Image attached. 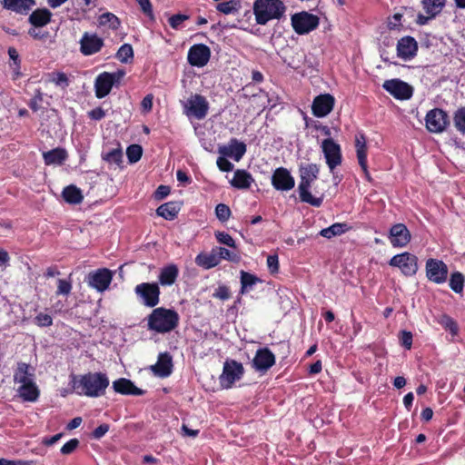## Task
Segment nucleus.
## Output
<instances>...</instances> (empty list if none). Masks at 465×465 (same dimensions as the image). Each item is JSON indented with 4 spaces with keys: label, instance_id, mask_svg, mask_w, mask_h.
I'll return each instance as SVG.
<instances>
[{
    "label": "nucleus",
    "instance_id": "59",
    "mask_svg": "<svg viewBox=\"0 0 465 465\" xmlns=\"http://www.w3.org/2000/svg\"><path fill=\"white\" fill-rule=\"evenodd\" d=\"M412 333L408 331H401L400 334V342L407 350H411L412 346Z\"/></svg>",
    "mask_w": 465,
    "mask_h": 465
},
{
    "label": "nucleus",
    "instance_id": "54",
    "mask_svg": "<svg viewBox=\"0 0 465 465\" xmlns=\"http://www.w3.org/2000/svg\"><path fill=\"white\" fill-rule=\"evenodd\" d=\"M79 444L80 441L78 439H71L62 446L60 451L63 455L72 454L78 448Z\"/></svg>",
    "mask_w": 465,
    "mask_h": 465
},
{
    "label": "nucleus",
    "instance_id": "61",
    "mask_svg": "<svg viewBox=\"0 0 465 465\" xmlns=\"http://www.w3.org/2000/svg\"><path fill=\"white\" fill-rule=\"evenodd\" d=\"M109 429H110L109 424L103 423L92 431L91 436L93 439L100 440L102 437H104L109 431Z\"/></svg>",
    "mask_w": 465,
    "mask_h": 465
},
{
    "label": "nucleus",
    "instance_id": "52",
    "mask_svg": "<svg viewBox=\"0 0 465 465\" xmlns=\"http://www.w3.org/2000/svg\"><path fill=\"white\" fill-rule=\"evenodd\" d=\"M43 100H44V94H43L41 89H36L34 96L28 103V106L30 107V109L32 111L37 112L40 109V104L43 102Z\"/></svg>",
    "mask_w": 465,
    "mask_h": 465
},
{
    "label": "nucleus",
    "instance_id": "63",
    "mask_svg": "<svg viewBox=\"0 0 465 465\" xmlns=\"http://www.w3.org/2000/svg\"><path fill=\"white\" fill-rule=\"evenodd\" d=\"M171 189L168 185H159L153 193V197L157 201L164 199L170 194Z\"/></svg>",
    "mask_w": 465,
    "mask_h": 465
},
{
    "label": "nucleus",
    "instance_id": "21",
    "mask_svg": "<svg viewBox=\"0 0 465 465\" xmlns=\"http://www.w3.org/2000/svg\"><path fill=\"white\" fill-rule=\"evenodd\" d=\"M334 97L330 94H320L313 99L312 111L316 117L322 118L328 115L333 109Z\"/></svg>",
    "mask_w": 465,
    "mask_h": 465
},
{
    "label": "nucleus",
    "instance_id": "57",
    "mask_svg": "<svg viewBox=\"0 0 465 465\" xmlns=\"http://www.w3.org/2000/svg\"><path fill=\"white\" fill-rule=\"evenodd\" d=\"M189 19V15H183V14H176V15H172L168 22H169V25L170 26L173 28V29H179V27L181 26V25Z\"/></svg>",
    "mask_w": 465,
    "mask_h": 465
},
{
    "label": "nucleus",
    "instance_id": "36",
    "mask_svg": "<svg viewBox=\"0 0 465 465\" xmlns=\"http://www.w3.org/2000/svg\"><path fill=\"white\" fill-rule=\"evenodd\" d=\"M179 270L175 264H169L163 267L159 274V282L163 286L173 284L178 277Z\"/></svg>",
    "mask_w": 465,
    "mask_h": 465
},
{
    "label": "nucleus",
    "instance_id": "8",
    "mask_svg": "<svg viewBox=\"0 0 465 465\" xmlns=\"http://www.w3.org/2000/svg\"><path fill=\"white\" fill-rule=\"evenodd\" d=\"M389 265L399 268L406 276H412L418 271V258L411 252H404L394 255L389 261Z\"/></svg>",
    "mask_w": 465,
    "mask_h": 465
},
{
    "label": "nucleus",
    "instance_id": "14",
    "mask_svg": "<svg viewBox=\"0 0 465 465\" xmlns=\"http://www.w3.org/2000/svg\"><path fill=\"white\" fill-rule=\"evenodd\" d=\"M113 280V272L107 268L97 269L89 272L87 283L99 292L106 291Z\"/></svg>",
    "mask_w": 465,
    "mask_h": 465
},
{
    "label": "nucleus",
    "instance_id": "1",
    "mask_svg": "<svg viewBox=\"0 0 465 465\" xmlns=\"http://www.w3.org/2000/svg\"><path fill=\"white\" fill-rule=\"evenodd\" d=\"M69 384L79 396L99 398L105 394L110 381L104 372L89 371L84 374H70Z\"/></svg>",
    "mask_w": 465,
    "mask_h": 465
},
{
    "label": "nucleus",
    "instance_id": "2",
    "mask_svg": "<svg viewBox=\"0 0 465 465\" xmlns=\"http://www.w3.org/2000/svg\"><path fill=\"white\" fill-rule=\"evenodd\" d=\"M300 183L298 186L300 199L314 207H320L322 203V198L312 195L310 189L312 183L318 179L320 168L316 163L302 164L299 168Z\"/></svg>",
    "mask_w": 465,
    "mask_h": 465
},
{
    "label": "nucleus",
    "instance_id": "55",
    "mask_svg": "<svg viewBox=\"0 0 465 465\" xmlns=\"http://www.w3.org/2000/svg\"><path fill=\"white\" fill-rule=\"evenodd\" d=\"M50 81L55 84L58 86H62L63 88L68 86V78L64 73H52L50 74Z\"/></svg>",
    "mask_w": 465,
    "mask_h": 465
},
{
    "label": "nucleus",
    "instance_id": "22",
    "mask_svg": "<svg viewBox=\"0 0 465 465\" xmlns=\"http://www.w3.org/2000/svg\"><path fill=\"white\" fill-rule=\"evenodd\" d=\"M421 4L426 15L418 14L416 22L420 25H424L441 12L445 0H422Z\"/></svg>",
    "mask_w": 465,
    "mask_h": 465
},
{
    "label": "nucleus",
    "instance_id": "24",
    "mask_svg": "<svg viewBox=\"0 0 465 465\" xmlns=\"http://www.w3.org/2000/svg\"><path fill=\"white\" fill-rule=\"evenodd\" d=\"M173 369L172 356L168 352L160 353L155 364L150 366L154 376L159 378L169 377Z\"/></svg>",
    "mask_w": 465,
    "mask_h": 465
},
{
    "label": "nucleus",
    "instance_id": "60",
    "mask_svg": "<svg viewBox=\"0 0 465 465\" xmlns=\"http://www.w3.org/2000/svg\"><path fill=\"white\" fill-rule=\"evenodd\" d=\"M267 266L269 269V272L272 274H275L279 272V258L277 254L269 255L267 257Z\"/></svg>",
    "mask_w": 465,
    "mask_h": 465
},
{
    "label": "nucleus",
    "instance_id": "33",
    "mask_svg": "<svg viewBox=\"0 0 465 465\" xmlns=\"http://www.w3.org/2000/svg\"><path fill=\"white\" fill-rule=\"evenodd\" d=\"M181 210V204L178 202H168L161 204L156 209V214L165 220H174Z\"/></svg>",
    "mask_w": 465,
    "mask_h": 465
},
{
    "label": "nucleus",
    "instance_id": "44",
    "mask_svg": "<svg viewBox=\"0 0 465 465\" xmlns=\"http://www.w3.org/2000/svg\"><path fill=\"white\" fill-rule=\"evenodd\" d=\"M103 160L109 163H114L116 165H120L123 162V151L122 148L119 146L117 148H114L110 150L107 153H104Z\"/></svg>",
    "mask_w": 465,
    "mask_h": 465
},
{
    "label": "nucleus",
    "instance_id": "25",
    "mask_svg": "<svg viewBox=\"0 0 465 465\" xmlns=\"http://www.w3.org/2000/svg\"><path fill=\"white\" fill-rule=\"evenodd\" d=\"M245 153L246 144L243 142L238 141L236 138H232L227 146L223 145L219 148V153L232 158L236 162H239Z\"/></svg>",
    "mask_w": 465,
    "mask_h": 465
},
{
    "label": "nucleus",
    "instance_id": "43",
    "mask_svg": "<svg viewBox=\"0 0 465 465\" xmlns=\"http://www.w3.org/2000/svg\"><path fill=\"white\" fill-rule=\"evenodd\" d=\"M465 282V276L460 272H454L450 274L449 285L450 288L456 293L463 292Z\"/></svg>",
    "mask_w": 465,
    "mask_h": 465
},
{
    "label": "nucleus",
    "instance_id": "9",
    "mask_svg": "<svg viewBox=\"0 0 465 465\" xmlns=\"http://www.w3.org/2000/svg\"><path fill=\"white\" fill-rule=\"evenodd\" d=\"M426 128L429 132L440 134L446 130L450 124L448 114L440 109L434 108L430 110L425 116Z\"/></svg>",
    "mask_w": 465,
    "mask_h": 465
},
{
    "label": "nucleus",
    "instance_id": "39",
    "mask_svg": "<svg viewBox=\"0 0 465 465\" xmlns=\"http://www.w3.org/2000/svg\"><path fill=\"white\" fill-rule=\"evenodd\" d=\"M215 8L223 15H234L240 11L242 5L240 0H229L218 3Z\"/></svg>",
    "mask_w": 465,
    "mask_h": 465
},
{
    "label": "nucleus",
    "instance_id": "11",
    "mask_svg": "<svg viewBox=\"0 0 465 465\" xmlns=\"http://www.w3.org/2000/svg\"><path fill=\"white\" fill-rule=\"evenodd\" d=\"M322 149L326 159V163L331 172L341 165L342 161L341 149L339 143L333 139L327 138L322 143Z\"/></svg>",
    "mask_w": 465,
    "mask_h": 465
},
{
    "label": "nucleus",
    "instance_id": "38",
    "mask_svg": "<svg viewBox=\"0 0 465 465\" xmlns=\"http://www.w3.org/2000/svg\"><path fill=\"white\" fill-rule=\"evenodd\" d=\"M240 282H241V293H245L251 291L258 282H261V279L258 278L256 275L245 272L243 270L240 272Z\"/></svg>",
    "mask_w": 465,
    "mask_h": 465
},
{
    "label": "nucleus",
    "instance_id": "29",
    "mask_svg": "<svg viewBox=\"0 0 465 465\" xmlns=\"http://www.w3.org/2000/svg\"><path fill=\"white\" fill-rule=\"evenodd\" d=\"M68 154L65 149L57 147L43 153V159L45 165L63 164L67 159Z\"/></svg>",
    "mask_w": 465,
    "mask_h": 465
},
{
    "label": "nucleus",
    "instance_id": "19",
    "mask_svg": "<svg viewBox=\"0 0 465 465\" xmlns=\"http://www.w3.org/2000/svg\"><path fill=\"white\" fill-rule=\"evenodd\" d=\"M80 52L85 55H93L101 51L104 43V39L96 34H89L85 32L80 39Z\"/></svg>",
    "mask_w": 465,
    "mask_h": 465
},
{
    "label": "nucleus",
    "instance_id": "42",
    "mask_svg": "<svg viewBox=\"0 0 465 465\" xmlns=\"http://www.w3.org/2000/svg\"><path fill=\"white\" fill-rule=\"evenodd\" d=\"M438 322L446 330L449 331L452 336H456L459 333V325L457 322L450 315L444 313L441 314L438 320Z\"/></svg>",
    "mask_w": 465,
    "mask_h": 465
},
{
    "label": "nucleus",
    "instance_id": "30",
    "mask_svg": "<svg viewBox=\"0 0 465 465\" xmlns=\"http://www.w3.org/2000/svg\"><path fill=\"white\" fill-rule=\"evenodd\" d=\"M354 146L356 155L360 166L365 167V161H367V138L362 132H358L354 136Z\"/></svg>",
    "mask_w": 465,
    "mask_h": 465
},
{
    "label": "nucleus",
    "instance_id": "12",
    "mask_svg": "<svg viewBox=\"0 0 465 465\" xmlns=\"http://www.w3.org/2000/svg\"><path fill=\"white\" fill-rule=\"evenodd\" d=\"M184 110L188 116H193L198 120H202L208 114L209 103L203 95L196 94L187 100Z\"/></svg>",
    "mask_w": 465,
    "mask_h": 465
},
{
    "label": "nucleus",
    "instance_id": "7",
    "mask_svg": "<svg viewBox=\"0 0 465 465\" xmlns=\"http://www.w3.org/2000/svg\"><path fill=\"white\" fill-rule=\"evenodd\" d=\"M426 277L428 280L436 284L446 282L449 274L447 264L438 259L429 258L425 265Z\"/></svg>",
    "mask_w": 465,
    "mask_h": 465
},
{
    "label": "nucleus",
    "instance_id": "40",
    "mask_svg": "<svg viewBox=\"0 0 465 465\" xmlns=\"http://www.w3.org/2000/svg\"><path fill=\"white\" fill-rule=\"evenodd\" d=\"M349 229L350 226L347 223H336L327 228L322 229L320 232V234L324 238L331 239L334 236L341 235L342 233L349 231Z\"/></svg>",
    "mask_w": 465,
    "mask_h": 465
},
{
    "label": "nucleus",
    "instance_id": "20",
    "mask_svg": "<svg viewBox=\"0 0 465 465\" xmlns=\"http://www.w3.org/2000/svg\"><path fill=\"white\" fill-rule=\"evenodd\" d=\"M389 239L393 247L402 248L411 242V235L407 226L400 223L391 227Z\"/></svg>",
    "mask_w": 465,
    "mask_h": 465
},
{
    "label": "nucleus",
    "instance_id": "58",
    "mask_svg": "<svg viewBox=\"0 0 465 465\" xmlns=\"http://www.w3.org/2000/svg\"><path fill=\"white\" fill-rule=\"evenodd\" d=\"M57 290L56 294L57 295H68L71 292L72 290V283L69 281H66L64 279H59L57 282Z\"/></svg>",
    "mask_w": 465,
    "mask_h": 465
},
{
    "label": "nucleus",
    "instance_id": "18",
    "mask_svg": "<svg viewBox=\"0 0 465 465\" xmlns=\"http://www.w3.org/2000/svg\"><path fill=\"white\" fill-rule=\"evenodd\" d=\"M272 184L275 190L289 191L294 187L295 180L288 169L279 167L272 175Z\"/></svg>",
    "mask_w": 465,
    "mask_h": 465
},
{
    "label": "nucleus",
    "instance_id": "10",
    "mask_svg": "<svg viewBox=\"0 0 465 465\" xmlns=\"http://www.w3.org/2000/svg\"><path fill=\"white\" fill-rule=\"evenodd\" d=\"M135 294L142 299L143 303L150 308L160 302V288L156 282H143L134 288Z\"/></svg>",
    "mask_w": 465,
    "mask_h": 465
},
{
    "label": "nucleus",
    "instance_id": "48",
    "mask_svg": "<svg viewBox=\"0 0 465 465\" xmlns=\"http://www.w3.org/2000/svg\"><path fill=\"white\" fill-rule=\"evenodd\" d=\"M7 53L9 58L13 61V64H11V67L13 71L15 73V74L18 76L20 74L19 70L21 68V59L19 57V54L17 50L13 46L8 48Z\"/></svg>",
    "mask_w": 465,
    "mask_h": 465
},
{
    "label": "nucleus",
    "instance_id": "26",
    "mask_svg": "<svg viewBox=\"0 0 465 465\" xmlns=\"http://www.w3.org/2000/svg\"><path fill=\"white\" fill-rule=\"evenodd\" d=\"M113 389L115 392L122 395L141 396L145 391L136 387L134 383L126 378H119L113 381Z\"/></svg>",
    "mask_w": 465,
    "mask_h": 465
},
{
    "label": "nucleus",
    "instance_id": "31",
    "mask_svg": "<svg viewBox=\"0 0 465 465\" xmlns=\"http://www.w3.org/2000/svg\"><path fill=\"white\" fill-rule=\"evenodd\" d=\"M52 13L47 8H37L28 17L34 27H43L51 22Z\"/></svg>",
    "mask_w": 465,
    "mask_h": 465
},
{
    "label": "nucleus",
    "instance_id": "13",
    "mask_svg": "<svg viewBox=\"0 0 465 465\" xmlns=\"http://www.w3.org/2000/svg\"><path fill=\"white\" fill-rule=\"evenodd\" d=\"M382 88L398 100H408L413 94V87L400 79L386 80Z\"/></svg>",
    "mask_w": 465,
    "mask_h": 465
},
{
    "label": "nucleus",
    "instance_id": "28",
    "mask_svg": "<svg viewBox=\"0 0 465 465\" xmlns=\"http://www.w3.org/2000/svg\"><path fill=\"white\" fill-rule=\"evenodd\" d=\"M1 5L6 10L26 15L35 5V0H2Z\"/></svg>",
    "mask_w": 465,
    "mask_h": 465
},
{
    "label": "nucleus",
    "instance_id": "16",
    "mask_svg": "<svg viewBox=\"0 0 465 465\" xmlns=\"http://www.w3.org/2000/svg\"><path fill=\"white\" fill-rule=\"evenodd\" d=\"M211 57V50L204 44H196L190 47L188 51V63L196 67L206 65Z\"/></svg>",
    "mask_w": 465,
    "mask_h": 465
},
{
    "label": "nucleus",
    "instance_id": "34",
    "mask_svg": "<svg viewBox=\"0 0 465 465\" xmlns=\"http://www.w3.org/2000/svg\"><path fill=\"white\" fill-rule=\"evenodd\" d=\"M195 263L205 270L217 266L219 264V257L216 250L213 249L211 252H200L195 257Z\"/></svg>",
    "mask_w": 465,
    "mask_h": 465
},
{
    "label": "nucleus",
    "instance_id": "32",
    "mask_svg": "<svg viewBox=\"0 0 465 465\" xmlns=\"http://www.w3.org/2000/svg\"><path fill=\"white\" fill-rule=\"evenodd\" d=\"M17 391L19 396L25 401L35 402L40 395V391L35 381L21 384Z\"/></svg>",
    "mask_w": 465,
    "mask_h": 465
},
{
    "label": "nucleus",
    "instance_id": "41",
    "mask_svg": "<svg viewBox=\"0 0 465 465\" xmlns=\"http://www.w3.org/2000/svg\"><path fill=\"white\" fill-rule=\"evenodd\" d=\"M98 23L101 26H107L114 31L117 30L121 25L120 19L111 12H106L99 15Z\"/></svg>",
    "mask_w": 465,
    "mask_h": 465
},
{
    "label": "nucleus",
    "instance_id": "47",
    "mask_svg": "<svg viewBox=\"0 0 465 465\" xmlns=\"http://www.w3.org/2000/svg\"><path fill=\"white\" fill-rule=\"evenodd\" d=\"M456 129L461 134H465V107L458 109L453 117Z\"/></svg>",
    "mask_w": 465,
    "mask_h": 465
},
{
    "label": "nucleus",
    "instance_id": "62",
    "mask_svg": "<svg viewBox=\"0 0 465 465\" xmlns=\"http://www.w3.org/2000/svg\"><path fill=\"white\" fill-rule=\"evenodd\" d=\"M216 163L222 172H231L233 169V164L223 155L218 157Z\"/></svg>",
    "mask_w": 465,
    "mask_h": 465
},
{
    "label": "nucleus",
    "instance_id": "3",
    "mask_svg": "<svg viewBox=\"0 0 465 465\" xmlns=\"http://www.w3.org/2000/svg\"><path fill=\"white\" fill-rule=\"evenodd\" d=\"M180 317L176 311L158 307L152 311L147 318L148 329L158 333H166L179 325Z\"/></svg>",
    "mask_w": 465,
    "mask_h": 465
},
{
    "label": "nucleus",
    "instance_id": "35",
    "mask_svg": "<svg viewBox=\"0 0 465 465\" xmlns=\"http://www.w3.org/2000/svg\"><path fill=\"white\" fill-rule=\"evenodd\" d=\"M253 182L254 179L250 173L238 169L234 172L231 184L237 189H249Z\"/></svg>",
    "mask_w": 465,
    "mask_h": 465
},
{
    "label": "nucleus",
    "instance_id": "37",
    "mask_svg": "<svg viewBox=\"0 0 465 465\" xmlns=\"http://www.w3.org/2000/svg\"><path fill=\"white\" fill-rule=\"evenodd\" d=\"M62 195L64 201L71 204L81 203L84 200L82 191L73 184L64 187Z\"/></svg>",
    "mask_w": 465,
    "mask_h": 465
},
{
    "label": "nucleus",
    "instance_id": "15",
    "mask_svg": "<svg viewBox=\"0 0 465 465\" xmlns=\"http://www.w3.org/2000/svg\"><path fill=\"white\" fill-rule=\"evenodd\" d=\"M275 361L274 354L265 347L256 351L252 365L256 371L265 373L275 364Z\"/></svg>",
    "mask_w": 465,
    "mask_h": 465
},
{
    "label": "nucleus",
    "instance_id": "53",
    "mask_svg": "<svg viewBox=\"0 0 465 465\" xmlns=\"http://www.w3.org/2000/svg\"><path fill=\"white\" fill-rule=\"evenodd\" d=\"M34 322L39 327H50L53 325V319L49 314L40 312L35 317Z\"/></svg>",
    "mask_w": 465,
    "mask_h": 465
},
{
    "label": "nucleus",
    "instance_id": "5",
    "mask_svg": "<svg viewBox=\"0 0 465 465\" xmlns=\"http://www.w3.org/2000/svg\"><path fill=\"white\" fill-rule=\"evenodd\" d=\"M244 374V368L241 362L235 360H227L223 363V372L219 381L223 389H231L235 381L242 379Z\"/></svg>",
    "mask_w": 465,
    "mask_h": 465
},
{
    "label": "nucleus",
    "instance_id": "64",
    "mask_svg": "<svg viewBox=\"0 0 465 465\" xmlns=\"http://www.w3.org/2000/svg\"><path fill=\"white\" fill-rule=\"evenodd\" d=\"M135 1L139 4L143 13L153 19V6H152L150 0H135Z\"/></svg>",
    "mask_w": 465,
    "mask_h": 465
},
{
    "label": "nucleus",
    "instance_id": "45",
    "mask_svg": "<svg viewBox=\"0 0 465 465\" xmlns=\"http://www.w3.org/2000/svg\"><path fill=\"white\" fill-rule=\"evenodd\" d=\"M115 57L122 63H128L134 58V50L131 45L124 44L117 51Z\"/></svg>",
    "mask_w": 465,
    "mask_h": 465
},
{
    "label": "nucleus",
    "instance_id": "23",
    "mask_svg": "<svg viewBox=\"0 0 465 465\" xmlns=\"http://www.w3.org/2000/svg\"><path fill=\"white\" fill-rule=\"evenodd\" d=\"M418 52V42L412 36L406 35L398 40L397 56L404 61L414 58Z\"/></svg>",
    "mask_w": 465,
    "mask_h": 465
},
{
    "label": "nucleus",
    "instance_id": "27",
    "mask_svg": "<svg viewBox=\"0 0 465 465\" xmlns=\"http://www.w3.org/2000/svg\"><path fill=\"white\" fill-rule=\"evenodd\" d=\"M35 369L33 366L26 362L19 361L14 371V382L23 384L33 381L35 376Z\"/></svg>",
    "mask_w": 465,
    "mask_h": 465
},
{
    "label": "nucleus",
    "instance_id": "4",
    "mask_svg": "<svg viewBox=\"0 0 465 465\" xmlns=\"http://www.w3.org/2000/svg\"><path fill=\"white\" fill-rule=\"evenodd\" d=\"M252 9L256 23L264 25L271 20L280 19L286 7L281 0H255Z\"/></svg>",
    "mask_w": 465,
    "mask_h": 465
},
{
    "label": "nucleus",
    "instance_id": "56",
    "mask_svg": "<svg viewBox=\"0 0 465 465\" xmlns=\"http://www.w3.org/2000/svg\"><path fill=\"white\" fill-rule=\"evenodd\" d=\"M213 297L226 301L231 298V291L230 288L226 285H219L218 288L215 289L214 292L213 293Z\"/></svg>",
    "mask_w": 465,
    "mask_h": 465
},
{
    "label": "nucleus",
    "instance_id": "49",
    "mask_svg": "<svg viewBox=\"0 0 465 465\" xmlns=\"http://www.w3.org/2000/svg\"><path fill=\"white\" fill-rule=\"evenodd\" d=\"M215 214L217 219L222 222H227L232 214L230 207L225 203H219L215 207Z\"/></svg>",
    "mask_w": 465,
    "mask_h": 465
},
{
    "label": "nucleus",
    "instance_id": "46",
    "mask_svg": "<svg viewBox=\"0 0 465 465\" xmlns=\"http://www.w3.org/2000/svg\"><path fill=\"white\" fill-rule=\"evenodd\" d=\"M126 154L130 163H136L142 157L143 148L139 144H131L126 149Z\"/></svg>",
    "mask_w": 465,
    "mask_h": 465
},
{
    "label": "nucleus",
    "instance_id": "51",
    "mask_svg": "<svg viewBox=\"0 0 465 465\" xmlns=\"http://www.w3.org/2000/svg\"><path fill=\"white\" fill-rule=\"evenodd\" d=\"M214 235H215V238L218 241V242L224 244L228 247H232V248L236 247L235 241L229 233H227L225 232L218 231V232H215Z\"/></svg>",
    "mask_w": 465,
    "mask_h": 465
},
{
    "label": "nucleus",
    "instance_id": "6",
    "mask_svg": "<svg viewBox=\"0 0 465 465\" xmlns=\"http://www.w3.org/2000/svg\"><path fill=\"white\" fill-rule=\"evenodd\" d=\"M292 26L298 35H306L316 29L319 25V17L315 15L302 11L292 15Z\"/></svg>",
    "mask_w": 465,
    "mask_h": 465
},
{
    "label": "nucleus",
    "instance_id": "17",
    "mask_svg": "<svg viewBox=\"0 0 465 465\" xmlns=\"http://www.w3.org/2000/svg\"><path fill=\"white\" fill-rule=\"evenodd\" d=\"M119 80V76L114 73L104 72L100 74L94 82L95 95L102 99L108 95L115 82Z\"/></svg>",
    "mask_w": 465,
    "mask_h": 465
},
{
    "label": "nucleus",
    "instance_id": "50",
    "mask_svg": "<svg viewBox=\"0 0 465 465\" xmlns=\"http://www.w3.org/2000/svg\"><path fill=\"white\" fill-rule=\"evenodd\" d=\"M215 250H216V253L219 257V262H221V260H226V261L234 262H239V260H240V257L238 254L232 252L231 251H229L228 249H226L224 247H218Z\"/></svg>",
    "mask_w": 465,
    "mask_h": 465
}]
</instances>
